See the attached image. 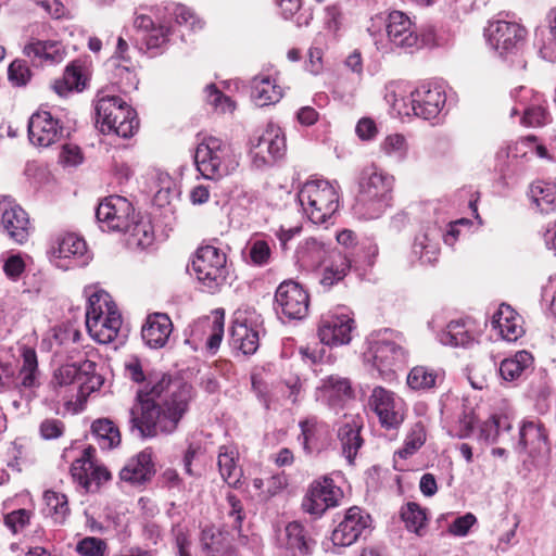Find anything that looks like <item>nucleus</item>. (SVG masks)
I'll return each instance as SVG.
<instances>
[{"mask_svg":"<svg viewBox=\"0 0 556 556\" xmlns=\"http://www.w3.org/2000/svg\"><path fill=\"white\" fill-rule=\"evenodd\" d=\"M192 388L169 376L150 379L137 392V401L129 409L131 429L142 438L172 433L188 409Z\"/></svg>","mask_w":556,"mask_h":556,"instance_id":"f257e3e1","label":"nucleus"},{"mask_svg":"<svg viewBox=\"0 0 556 556\" xmlns=\"http://www.w3.org/2000/svg\"><path fill=\"white\" fill-rule=\"evenodd\" d=\"M394 178L376 166L363 169L358 193L353 206L354 213L362 219L379 218L391 205Z\"/></svg>","mask_w":556,"mask_h":556,"instance_id":"f03ea898","label":"nucleus"},{"mask_svg":"<svg viewBox=\"0 0 556 556\" xmlns=\"http://www.w3.org/2000/svg\"><path fill=\"white\" fill-rule=\"evenodd\" d=\"M386 101L399 115L410 114L430 121L441 113L446 94L444 89L435 84H422L410 92L409 98L404 97L397 84H390L384 96Z\"/></svg>","mask_w":556,"mask_h":556,"instance_id":"7ed1b4c3","label":"nucleus"},{"mask_svg":"<svg viewBox=\"0 0 556 556\" xmlns=\"http://www.w3.org/2000/svg\"><path fill=\"white\" fill-rule=\"evenodd\" d=\"M368 31L378 50L390 52L394 48L404 50L418 47L419 37L410 18L401 11L371 20Z\"/></svg>","mask_w":556,"mask_h":556,"instance_id":"20e7f679","label":"nucleus"},{"mask_svg":"<svg viewBox=\"0 0 556 556\" xmlns=\"http://www.w3.org/2000/svg\"><path fill=\"white\" fill-rule=\"evenodd\" d=\"M122 326V316L111 295L99 290L88 298L86 327L90 337L101 344L112 342Z\"/></svg>","mask_w":556,"mask_h":556,"instance_id":"39448f33","label":"nucleus"},{"mask_svg":"<svg viewBox=\"0 0 556 556\" xmlns=\"http://www.w3.org/2000/svg\"><path fill=\"white\" fill-rule=\"evenodd\" d=\"M197 169L206 179H220L233 173L239 160L231 146L217 137H205L194 152Z\"/></svg>","mask_w":556,"mask_h":556,"instance_id":"423d86ee","label":"nucleus"},{"mask_svg":"<svg viewBox=\"0 0 556 556\" xmlns=\"http://www.w3.org/2000/svg\"><path fill=\"white\" fill-rule=\"evenodd\" d=\"M298 199L304 214L316 225L327 223L339 207L337 186L324 179L306 181Z\"/></svg>","mask_w":556,"mask_h":556,"instance_id":"0eeeda50","label":"nucleus"},{"mask_svg":"<svg viewBox=\"0 0 556 556\" xmlns=\"http://www.w3.org/2000/svg\"><path fill=\"white\" fill-rule=\"evenodd\" d=\"M404 337L395 331L384 329L377 339L369 341L368 358L384 379H391L396 369L405 364L407 351Z\"/></svg>","mask_w":556,"mask_h":556,"instance_id":"6e6552de","label":"nucleus"},{"mask_svg":"<svg viewBox=\"0 0 556 556\" xmlns=\"http://www.w3.org/2000/svg\"><path fill=\"white\" fill-rule=\"evenodd\" d=\"M96 111L103 132H114L119 137L129 138L138 128L135 111L119 97L100 98Z\"/></svg>","mask_w":556,"mask_h":556,"instance_id":"1a4fd4ad","label":"nucleus"},{"mask_svg":"<svg viewBox=\"0 0 556 556\" xmlns=\"http://www.w3.org/2000/svg\"><path fill=\"white\" fill-rule=\"evenodd\" d=\"M192 267L198 281L208 292L214 293L226 283L228 276L226 254L213 245L198 249Z\"/></svg>","mask_w":556,"mask_h":556,"instance_id":"9d476101","label":"nucleus"},{"mask_svg":"<svg viewBox=\"0 0 556 556\" xmlns=\"http://www.w3.org/2000/svg\"><path fill=\"white\" fill-rule=\"evenodd\" d=\"M286 152V138L280 127L268 124L250 140L249 155L255 168H264L281 159Z\"/></svg>","mask_w":556,"mask_h":556,"instance_id":"9b49d317","label":"nucleus"},{"mask_svg":"<svg viewBox=\"0 0 556 556\" xmlns=\"http://www.w3.org/2000/svg\"><path fill=\"white\" fill-rule=\"evenodd\" d=\"M0 228L16 244H25L33 227L27 212L10 195H0Z\"/></svg>","mask_w":556,"mask_h":556,"instance_id":"f8f14e48","label":"nucleus"},{"mask_svg":"<svg viewBox=\"0 0 556 556\" xmlns=\"http://www.w3.org/2000/svg\"><path fill=\"white\" fill-rule=\"evenodd\" d=\"M305 253L317 265H319L325 255L329 253V264L325 265L320 280L321 285L325 287H331L342 280L350 270V260L345 254L338 250L329 252L326 244L315 238H311L306 241Z\"/></svg>","mask_w":556,"mask_h":556,"instance_id":"ddd939ff","label":"nucleus"},{"mask_svg":"<svg viewBox=\"0 0 556 556\" xmlns=\"http://www.w3.org/2000/svg\"><path fill=\"white\" fill-rule=\"evenodd\" d=\"M94 368L96 363L89 359L84 361L79 365L65 364L58 368L50 382L56 399L66 405L77 404V389L75 387H79V381L84 378V374L91 372Z\"/></svg>","mask_w":556,"mask_h":556,"instance_id":"4468645a","label":"nucleus"},{"mask_svg":"<svg viewBox=\"0 0 556 556\" xmlns=\"http://www.w3.org/2000/svg\"><path fill=\"white\" fill-rule=\"evenodd\" d=\"M51 261L62 269L86 265L90 256L85 240L75 233L59 236L50 249Z\"/></svg>","mask_w":556,"mask_h":556,"instance_id":"2eb2a0df","label":"nucleus"},{"mask_svg":"<svg viewBox=\"0 0 556 556\" xmlns=\"http://www.w3.org/2000/svg\"><path fill=\"white\" fill-rule=\"evenodd\" d=\"M526 29L515 22L491 21L485 28L489 45L501 55L517 51L526 38Z\"/></svg>","mask_w":556,"mask_h":556,"instance_id":"dca6fc26","label":"nucleus"},{"mask_svg":"<svg viewBox=\"0 0 556 556\" xmlns=\"http://www.w3.org/2000/svg\"><path fill=\"white\" fill-rule=\"evenodd\" d=\"M132 216H135L132 204L121 195L108 197L96 211V217L101 227L113 231L123 232L128 229Z\"/></svg>","mask_w":556,"mask_h":556,"instance_id":"f3484780","label":"nucleus"},{"mask_svg":"<svg viewBox=\"0 0 556 556\" xmlns=\"http://www.w3.org/2000/svg\"><path fill=\"white\" fill-rule=\"evenodd\" d=\"M369 405L377 414L381 426L395 429L404 420V402L392 391L376 387L369 397Z\"/></svg>","mask_w":556,"mask_h":556,"instance_id":"a211bd4d","label":"nucleus"},{"mask_svg":"<svg viewBox=\"0 0 556 556\" xmlns=\"http://www.w3.org/2000/svg\"><path fill=\"white\" fill-rule=\"evenodd\" d=\"M276 309L288 319H302L308 312V294L294 281H283L275 294Z\"/></svg>","mask_w":556,"mask_h":556,"instance_id":"6ab92c4d","label":"nucleus"},{"mask_svg":"<svg viewBox=\"0 0 556 556\" xmlns=\"http://www.w3.org/2000/svg\"><path fill=\"white\" fill-rule=\"evenodd\" d=\"M92 447L84 450L81 456L77 458L71 466V475L85 491H97L103 482L111 478L109 470L93 460Z\"/></svg>","mask_w":556,"mask_h":556,"instance_id":"aec40b11","label":"nucleus"},{"mask_svg":"<svg viewBox=\"0 0 556 556\" xmlns=\"http://www.w3.org/2000/svg\"><path fill=\"white\" fill-rule=\"evenodd\" d=\"M342 491L331 479L314 481L304 500L303 508L311 515L321 516L327 509L338 505Z\"/></svg>","mask_w":556,"mask_h":556,"instance_id":"412c9836","label":"nucleus"},{"mask_svg":"<svg viewBox=\"0 0 556 556\" xmlns=\"http://www.w3.org/2000/svg\"><path fill=\"white\" fill-rule=\"evenodd\" d=\"M371 526L369 514L357 506L346 510L343 520L332 531L334 545L350 546L355 543Z\"/></svg>","mask_w":556,"mask_h":556,"instance_id":"4be33fe9","label":"nucleus"},{"mask_svg":"<svg viewBox=\"0 0 556 556\" xmlns=\"http://www.w3.org/2000/svg\"><path fill=\"white\" fill-rule=\"evenodd\" d=\"M354 320L348 314L328 313L321 316L317 334L323 345L338 346L351 341Z\"/></svg>","mask_w":556,"mask_h":556,"instance_id":"5701e85b","label":"nucleus"},{"mask_svg":"<svg viewBox=\"0 0 556 556\" xmlns=\"http://www.w3.org/2000/svg\"><path fill=\"white\" fill-rule=\"evenodd\" d=\"M516 450L532 458L549 453L548 434L540 420L523 419L520 422Z\"/></svg>","mask_w":556,"mask_h":556,"instance_id":"b1692460","label":"nucleus"},{"mask_svg":"<svg viewBox=\"0 0 556 556\" xmlns=\"http://www.w3.org/2000/svg\"><path fill=\"white\" fill-rule=\"evenodd\" d=\"M13 386L21 393L26 405L36 396V390L40 386V370L34 349L23 348L18 372Z\"/></svg>","mask_w":556,"mask_h":556,"instance_id":"393cba45","label":"nucleus"},{"mask_svg":"<svg viewBox=\"0 0 556 556\" xmlns=\"http://www.w3.org/2000/svg\"><path fill=\"white\" fill-rule=\"evenodd\" d=\"M28 136L33 144L47 148L64 137V129L50 112L39 111L29 118Z\"/></svg>","mask_w":556,"mask_h":556,"instance_id":"a878e982","label":"nucleus"},{"mask_svg":"<svg viewBox=\"0 0 556 556\" xmlns=\"http://www.w3.org/2000/svg\"><path fill=\"white\" fill-rule=\"evenodd\" d=\"M23 53L34 64L55 65L66 56V49L59 40H40L31 37L24 46Z\"/></svg>","mask_w":556,"mask_h":556,"instance_id":"bb28decb","label":"nucleus"},{"mask_svg":"<svg viewBox=\"0 0 556 556\" xmlns=\"http://www.w3.org/2000/svg\"><path fill=\"white\" fill-rule=\"evenodd\" d=\"M492 328L508 342H515L525 333L522 317L508 304H501L493 315Z\"/></svg>","mask_w":556,"mask_h":556,"instance_id":"cd10ccee","label":"nucleus"},{"mask_svg":"<svg viewBox=\"0 0 556 556\" xmlns=\"http://www.w3.org/2000/svg\"><path fill=\"white\" fill-rule=\"evenodd\" d=\"M153 473L152 452L144 450L127 462L119 472V478L131 485H141L150 480Z\"/></svg>","mask_w":556,"mask_h":556,"instance_id":"c85d7f7f","label":"nucleus"},{"mask_svg":"<svg viewBox=\"0 0 556 556\" xmlns=\"http://www.w3.org/2000/svg\"><path fill=\"white\" fill-rule=\"evenodd\" d=\"M173 331V324L165 314L150 315L141 329V336L147 345L152 349L163 348Z\"/></svg>","mask_w":556,"mask_h":556,"instance_id":"c756f323","label":"nucleus"},{"mask_svg":"<svg viewBox=\"0 0 556 556\" xmlns=\"http://www.w3.org/2000/svg\"><path fill=\"white\" fill-rule=\"evenodd\" d=\"M283 89L270 75H257L251 81V98L257 106H266L280 101Z\"/></svg>","mask_w":556,"mask_h":556,"instance_id":"7c9ffc66","label":"nucleus"},{"mask_svg":"<svg viewBox=\"0 0 556 556\" xmlns=\"http://www.w3.org/2000/svg\"><path fill=\"white\" fill-rule=\"evenodd\" d=\"M286 546L293 556H306L312 553L315 542L304 526L298 521L290 522L285 528Z\"/></svg>","mask_w":556,"mask_h":556,"instance_id":"2f4dec72","label":"nucleus"},{"mask_svg":"<svg viewBox=\"0 0 556 556\" xmlns=\"http://www.w3.org/2000/svg\"><path fill=\"white\" fill-rule=\"evenodd\" d=\"M127 235V244L130 248L144 249L153 243L154 231L148 217L132 216L128 229L123 231Z\"/></svg>","mask_w":556,"mask_h":556,"instance_id":"473e14b6","label":"nucleus"},{"mask_svg":"<svg viewBox=\"0 0 556 556\" xmlns=\"http://www.w3.org/2000/svg\"><path fill=\"white\" fill-rule=\"evenodd\" d=\"M439 251L435 229H428L415 237L412 253L422 264H433L438 260Z\"/></svg>","mask_w":556,"mask_h":556,"instance_id":"72a5a7b5","label":"nucleus"},{"mask_svg":"<svg viewBox=\"0 0 556 556\" xmlns=\"http://www.w3.org/2000/svg\"><path fill=\"white\" fill-rule=\"evenodd\" d=\"M238 452L231 446H222L218 453L217 465L223 480L232 488H238L242 470L237 465Z\"/></svg>","mask_w":556,"mask_h":556,"instance_id":"f704fd0d","label":"nucleus"},{"mask_svg":"<svg viewBox=\"0 0 556 556\" xmlns=\"http://www.w3.org/2000/svg\"><path fill=\"white\" fill-rule=\"evenodd\" d=\"M230 336L231 344L242 351L243 354L249 355L256 352L258 348V331L249 327L247 323L236 318Z\"/></svg>","mask_w":556,"mask_h":556,"instance_id":"c9c22d12","label":"nucleus"},{"mask_svg":"<svg viewBox=\"0 0 556 556\" xmlns=\"http://www.w3.org/2000/svg\"><path fill=\"white\" fill-rule=\"evenodd\" d=\"M361 426L355 421L346 422L338 430V439L341 443L342 454L350 464L353 463L358 450L363 445Z\"/></svg>","mask_w":556,"mask_h":556,"instance_id":"e433bc0d","label":"nucleus"},{"mask_svg":"<svg viewBox=\"0 0 556 556\" xmlns=\"http://www.w3.org/2000/svg\"><path fill=\"white\" fill-rule=\"evenodd\" d=\"M288 484V479L283 473H276L266 479H252L249 488L250 492L260 501H267L280 493Z\"/></svg>","mask_w":556,"mask_h":556,"instance_id":"4c0bfd02","label":"nucleus"},{"mask_svg":"<svg viewBox=\"0 0 556 556\" xmlns=\"http://www.w3.org/2000/svg\"><path fill=\"white\" fill-rule=\"evenodd\" d=\"M380 152L395 164L406 161L409 152V144L401 134H391L382 139L379 146Z\"/></svg>","mask_w":556,"mask_h":556,"instance_id":"58836bf2","label":"nucleus"},{"mask_svg":"<svg viewBox=\"0 0 556 556\" xmlns=\"http://www.w3.org/2000/svg\"><path fill=\"white\" fill-rule=\"evenodd\" d=\"M91 432L103 450H111L121 443L118 428L108 418L94 420L91 425Z\"/></svg>","mask_w":556,"mask_h":556,"instance_id":"ea45409f","label":"nucleus"},{"mask_svg":"<svg viewBox=\"0 0 556 556\" xmlns=\"http://www.w3.org/2000/svg\"><path fill=\"white\" fill-rule=\"evenodd\" d=\"M439 341L444 345L466 348L473 343L475 338L465 321L453 320L439 334Z\"/></svg>","mask_w":556,"mask_h":556,"instance_id":"a19ab883","label":"nucleus"},{"mask_svg":"<svg viewBox=\"0 0 556 556\" xmlns=\"http://www.w3.org/2000/svg\"><path fill=\"white\" fill-rule=\"evenodd\" d=\"M85 83L81 65L78 62H73L66 66L63 77L54 81L53 89L59 96H65L70 91L81 90Z\"/></svg>","mask_w":556,"mask_h":556,"instance_id":"79ce46f5","label":"nucleus"},{"mask_svg":"<svg viewBox=\"0 0 556 556\" xmlns=\"http://www.w3.org/2000/svg\"><path fill=\"white\" fill-rule=\"evenodd\" d=\"M530 194L533 202L542 212L556 210V182L539 180L532 184Z\"/></svg>","mask_w":556,"mask_h":556,"instance_id":"37998d69","label":"nucleus"},{"mask_svg":"<svg viewBox=\"0 0 556 556\" xmlns=\"http://www.w3.org/2000/svg\"><path fill=\"white\" fill-rule=\"evenodd\" d=\"M533 363V357L528 351H519L513 357L505 358L500 365V374L506 381L518 379L522 372Z\"/></svg>","mask_w":556,"mask_h":556,"instance_id":"c03bdc74","label":"nucleus"},{"mask_svg":"<svg viewBox=\"0 0 556 556\" xmlns=\"http://www.w3.org/2000/svg\"><path fill=\"white\" fill-rule=\"evenodd\" d=\"M401 518L408 531L422 536L427 527L426 510L417 503L409 502L401 508Z\"/></svg>","mask_w":556,"mask_h":556,"instance_id":"a18cd8bd","label":"nucleus"},{"mask_svg":"<svg viewBox=\"0 0 556 556\" xmlns=\"http://www.w3.org/2000/svg\"><path fill=\"white\" fill-rule=\"evenodd\" d=\"M43 500L46 503L47 514L56 523H62L70 513L66 495L54 491H46Z\"/></svg>","mask_w":556,"mask_h":556,"instance_id":"49530a36","label":"nucleus"},{"mask_svg":"<svg viewBox=\"0 0 556 556\" xmlns=\"http://www.w3.org/2000/svg\"><path fill=\"white\" fill-rule=\"evenodd\" d=\"M201 542L207 556H228L229 544L226 538L216 529H204L202 531Z\"/></svg>","mask_w":556,"mask_h":556,"instance_id":"de8ad7c7","label":"nucleus"},{"mask_svg":"<svg viewBox=\"0 0 556 556\" xmlns=\"http://www.w3.org/2000/svg\"><path fill=\"white\" fill-rule=\"evenodd\" d=\"M437 379L435 370L425 366H415L407 375V384L413 390H426L433 388Z\"/></svg>","mask_w":556,"mask_h":556,"instance_id":"09e8293b","label":"nucleus"},{"mask_svg":"<svg viewBox=\"0 0 556 556\" xmlns=\"http://www.w3.org/2000/svg\"><path fill=\"white\" fill-rule=\"evenodd\" d=\"M426 442V429L421 422H416L408 431L404 445L396 452L399 457L408 458L415 454Z\"/></svg>","mask_w":556,"mask_h":556,"instance_id":"8fccbe9b","label":"nucleus"},{"mask_svg":"<svg viewBox=\"0 0 556 556\" xmlns=\"http://www.w3.org/2000/svg\"><path fill=\"white\" fill-rule=\"evenodd\" d=\"M549 30L546 36L542 33L541 42L538 43L541 56L547 61L556 62V8L548 14Z\"/></svg>","mask_w":556,"mask_h":556,"instance_id":"3c124183","label":"nucleus"},{"mask_svg":"<svg viewBox=\"0 0 556 556\" xmlns=\"http://www.w3.org/2000/svg\"><path fill=\"white\" fill-rule=\"evenodd\" d=\"M79 387H75L76 389V403L81 404L86 401L87 396L99 390L103 384V378L96 374V369L91 372L84 374V378L79 381Z\"/></svg>","mask_w":556,"mask_h":556,"instance_id":"603ef678","label":"nucleus"},{"mask_svg":"<svg viewBox=\"0 0 556 556\" xmlns=\"http://www.w3.org/2000/svg\"><path fill=\"white\" fill-rule=\"evenodd\" d=\"M207 102L219 113H232L236 103L227 96L223 94L214 85L205 89Z\"/></svg>","mask_w":556,"mask_h":556,"instance_id":"864d4df0","label":"nucleus"},{"mask_svg":"<svg viewBox=\"0 0 556 556\" xmlns=\"http://www.w3.org/2000/svg\"><path fill=\"white\" fill-rule=\"evenodd\" d=\"M8 77L16 87L25 86L31 78V72L26 61L14 60L8 68Z\"/></svg>","mask_w":556,"mask_h":556,"instance_id":"5fc2aeb1","label":"nucleus"},{"mask_svg":"<svg viewBox=\"0 0 556 556\" xmlns=\"http://www.w3.org/2000/svg\"><path fill=\"white\" fill-rule=\"evenodd\" d=\"M249 255L254 265L263 266L269 262L271 250L263 239H253L248 243Z\"/></svg>","mask_w":556,"mask_h":556,"instance_id":"6e6d98bb","label":"nucleus"},{"mask_svg":"<svg viewBox=\"0 0 556 556\" xmlns=\"http://www.w3.org/2000/svg\"><path fill=\"white\" fill-rule=\"evenodd\" d=\"M323 390L330 399L340 400L342 396H350L351 386L348 379L329 377L323 384Z\"/></svg>","mask_w":556,"mask_h":556,"instance_id":"4d7b16f0","label":"nucleus"},{"mask_svg":"<svg viewBox=\"0 0 556 556\" xmlns=\"http://www.w3.org/2000/svg\"><path fill=\"white\" fill-rule=\"evenodd\" d=\"M106 548V543L94 536L85 538L76 545V551L83 556H104Z\"/></svg>","mask_w":556,"mask_h":556,"instance_id":"13d9d810","label":"nucleus"},{"mask_svg":"<svg viewBox=\"0 0 556 556\" xmlns=\"http://www.w3.org/2000/svg\"><path fill=\"white\" fill-rule=\"evenodd\" d=\"M548 115L541 105H531L523 109L521 123L526 126L536 127L547 122Z\"/></svg>","mask_w":556,"mask_h":556,"instance_id":"bf43d9fd","label":"nucleus"},{"mask_svg":"<svg viewBox=\"0 0 556 556\" xmlns=\"http://www.w3.org/2000/svg\"><path fill=\"white\" fill-rule=\"evenodd\" d=\"M174 14L176 22L179 25H186L191 30H198L203 27V22L198 16H195V14L189 8L185 5H177Z\"/></svg>","mask_w":556,"mask_h":556,"instance_id":"052dcab7","label":"nucleus"},{"mask_svg":"<svg viewBox=\"0 0 556 556\" xmlns=\"http://www.w3.org/2000/svg\"><path fill=\"white\" fill-rule=\"evenodd\" d=\"M531 144V136L520 139L513 147H509L507 152L508 157L529 161L533 156Z\"/></svg>","mask_w":556,"mask_h":556,"instance_id":"680f3d73","label":"nucleus"},{"mask_svg":"<svg viewBox=\"0 0 556 556\" xmlns=\"http://www.w3.org/2000/svg\"><path fill=\"white\" fill-rule=\"evenodd\" d=\"M300 354L312 363L330 362V355H328L326 349L318 343L301 346Z\"/></svg>","mask_w":556,"mask_h":556,"instance_id":"e2e57ef3","label":"nucleus"},{"mask_svg":"<svg viewBox=\"0 0 556 556\" xmlns=\"http://www.w3.org/2000/svg\"><path fill=\"white\" fill-rule=\"evenodd\" d=\"M64 431V425L59 419H46L40 425V434L46 440H52L61 437Z\"/></svg>","mask_w":556,"mask_h":556,"instance_id":"0e129e2a","label":"nucleus"},{"mask_svg":"<svg viewBox=\"0 0 556 556\" xmlns=\"http://www.w3.org/2000/svg\"><path fill=\"white\" fill-rule=\"evenodd\" d=\"M476 517L468 513L462 517L456 518L451 525H450V532L457 536H464L468 533L469 529L473 526L476 522Z\"/></svg>","mask_w":556,"mask_h":556,"instance_id":"69168bd1","label":"nucleus"},{"mask_svg":"<svg viewBox=\"0 0 556 556\" xmlns=\"http://www.w3.org/2000/svg\"><path fill=\"white\" fill-rule=\"evenodd\" d=\"M29 521V513L25 509L12 511L5 516V525L16 533Z\"/></svg>","mask_w":556,"mask_h":556,"instance_id":"338daca9","label":"nucleus"},{"mask_svg":"<svg viewBox=\"0 0 556 556\" xmlns=\"http://www.w3.org/2000/svg\"><path fill=\"white\" fill-rule=\"evenodd\" d=\"M60 160L62 163L70 166L80 164L83 156L79 147L71 143L64 144L60 154Z\"/></svg>","mask_w":556,"mask_h":556,"instance_id":"774afa93","label":"nucleus"}]
</instances>
